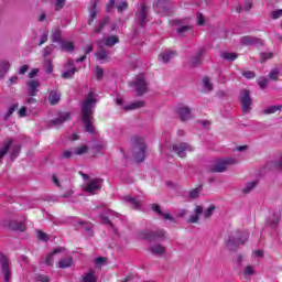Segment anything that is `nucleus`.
<instances>
[{
	"instance_id": "f257e3e1",
	"label": "nucleus",
	"mask_w": 282,
	"mask_h": 282,
	"mask_svg": "<svg viewBox=\"0 0 282 282\" xmlns=\"http://www.w3.org/2000/svg\"><path fill=\"white\" fill-rule=\"evenodd\" d=\"M97 96L96 93L89 91L82 104V120L87 133L96 132V128H94V109H96V105L98 104Z\"/></svg>"
},
{
	"instance_id": "f03ea898",
	"label": "nucleus",
	"mask_w": 282,
	"mask_h": 282,
	"mask_svg": "<svg viewBox=\"0 0 282 282\" xmlns=\"http://www.w3.org/2000/svg\"><path fill=\"white\" fill-rule=\"evenodd\" d=\"M249 237L250 235L248 234V231H235L227 240V247L229 248V250H237V247L243 246V243L248 241Z\"/></svg>"
},
{
	"instance_id": "7ed1b4c3",
	"label": "nucleus",
	"mask_w": 282,
	"mask_h": 282,
	"mask_svg": "<svg viewBox=\"0 0 282 282\" xmlns=\"http://www.w3.org/2000/svg\"><path fill=\"white\" fill-rule=\"evenodd\" d=\"M139 239H147L148 241H164L166 239V231L159 229L156 231L142 230L139 232Z\"/></svg>"
},
{
	"instance_id": "20e7f679",
	"label": "nucleus",
	"mask_w": 282,
	"mask_h": 282,
	"mask_svg": "<svg viewBox=\"0 0 282 282\" xmlns=\"http://www.w3.org/2000/svg\"><path fill=\"white\" fill-rule=\"evenodd\" d=\"M237 164V159L228 158L218 160L214 165L210 166V173H224L227 171L228 166Z\"/></svg>"
},
{
	"instance_id": "39448f33",
	"label": "nucleus",
	"mask_w": 282,
	"mask_h": 282,
	"mask_svg": "<svg viewBox=\"0 0 282 282\" xmlns=\"http://www.w3.org/2000/svg\"><path fill=\"white\" fill-rule=\"evenodd\" d=\"M131 87H133L137 96H144V94L149 91V84L142 74L137 76L135 80L131 84Z\"/></svg>"
},
{
	"instance_id": "423d86ee",
	"label": "nucleus",
	"mask_w": 282,
	"mask_h": 282,
	"mask_svg": "<svg viewBox=\"0 0 282 282\" xmlns=\"http://www.w3.org/2000/svg\"><path fill=\"white\" fill-rule=\"evenodd\" d=\"M240 105L242 107L243 113H250V110L252 109V97H250V90L245 89L241 91Z\"/></svg>"
},
{
	"instance_id": "0eeeda50",
	"label": "nucleus",
	"mask_w": 282,
	"mask_h": 282,
	"mask_svg": "<svg viewBox=\"0 0 282 282\" xmlns=\"http://www.w3.org/2000/svg\"><path fill=\"white\" fill-rule=\"evenodd\" d=\"M0 272L4 276L6 282H10V276H12V272L10 271V262L8 261V257L6 254L0 253Z\"/></svg>"
},
{
	"instance_id": "6e6552de",
	"label": "nucleus",
	"mask_w": 282,
	"mask_h": 282,
	"mask_svg": "<svg viewBox=\"0 0 282 282\" xmlns=\"http://www.w3.org/2000/svg\"><path fill=\"white\" fill-rule=\"evenodd\" d=\"M102 178H93L86 184L84 191L89 193V195H96L102 188Z\"/></svg>"
},
{
	"instance_id": "1a4fd4ad",
	"label": "nucleus",
	"mask_w": 282,
	"mask_h": 282,
	"mask_svg": "<svg viewBox=\"0 0 282 282\" xmlns=\"http://www.w3.org/2000/svg\"><path fill=\"white\" fill-rule=\"evenodd\" d=\"M171 151L172 153H176L178 158H186V151H193V149L187 143H178L172 145Z\"/></svg>"
},
{
	"instance_id": "9d476101",
	"label": "nucleus",
	"mask_w": 282,
	"mask_h": 282,
	"mask_svg": "<svg viewBox=\"0 0 282 282\" xmlns=\"http://www.w3.org/2000/svg\"><path fill=\"white\" fill-rule=\"evenodd\" d=\"M138 151L134 152L133 158L137 162H144L145 153H147V144L142 139H139V144L137 147Z\"/></svg>"
},
{
	"instance_id": "9b49d317",
	"label": "nucleus",
	"mask_w": 282,
	"mask_h": 282,
	"mask_svg": "<svg viewBox=\"0 0 282 282\" xmlns=\"http://www.w3.org/2000/svg\"><path fill=\"white\" fill-rule=\"evenodd\" d=\"M153 9L159 14H166V10H169V0H155L153 2Z\"/></svg>"
},
{
	"instance_id": "f8f14e48",
	"label": "nucleus",
	"mask_w": 282,
	"mask_h": 282,
	"mask_svg": "<svg viewBox=\"0 0 282 282\" xmlns=\"http://www.w3.org/2000/svg\"><path fill=\"white\" fill-rule=\"evenodd\" d=\"M28 86V96H36L39 94V87H41V82L36 79H31L26 83Z\"/></svg>"
},
{
	"instance_id": "ddd939ff",
	"label": "nucleus",
	"mask_w": 282,
	"mask_h": 282,
	"mask_svg": "<svg viewBox=\"0 0 282 282\" xmlns=\"http://www.w3.org/2000/svg\"><path fill=\"white\" fill-rule=\"evenodd\" d=\"M147 19H149V7L147 4H141V9L139 11V25L144 28L147 25Z\"/></svg>"
},
{
	"instance_id": "4468645a",
	"label": "nucleus",
	"mask_w": 282,
	"mask_h": 282,
	"mask_svg": "<svg viewBox=\"0 0 282 282\" xmlns=\"http://www.w3.org/2000/svg\"><path fill=\"white\" fill-rule=\"evenodd\" d=\"M148 250L149 252H151V254H154L156 257H164V254H166V247L160 243L150 246Z\"/></svg>"
},
{
	"instance_id": "2eb2a0df",
	"label": "nucleus",
	"mask_w": 282,
	"mask_h": 282,
	"mask_svg": "<svg viewBox=\"0 0 282 282\" xmlns=\"http://www.w3.org/2000/svg\"><path fill=\"white\" fill-rule=\"evenodd\" d=\"M177 113L182 120V122H186V120H191L193 118V113H191V108L183 106L177 109Z\"/></svg>"
},
{
	"instance_id": "dca6fc26",
	"label": "nucleus",
	"mask_w": 282,
	"mask_h": 282,
	"mask_svg": "<svg viewBox=\"0 0 282 282\" xmlns=\"http://www.w3.org/2000/svg\"><path fill=\"white\" fill-rule=\"evenodd\" d=\"M177 53L175 51H165L159 55V61L162 63H170L172 58H175Z\"/></svg>"
},
{
	"instance_id": "f3484780",
	"label": "nucleus",
	"mask_w": 282,
	"mask_h": 282,
	"mask_svg": "<svg viewBox=\"0 0 282 282\" xmlns=\"http://www.w3.org/2000/svg\"><path fill=\"white\" fill-rule=\"evenodd\" d=\"M61 102V93L58 89L51 90L48 94V104L54 106Z\"/></svg>"
},
{
	"instance_id": "a211bd4d",
	"label": "nucleus",
	"mask_w": 282,
	"mask_h": 282,
	"mask_svg": "<svg viewBox=\"0 0 282 282\" xmlns=\"http://www.w3.org/2000/svg\"><path fill=\"white\" fill-rule=\"evenodd\" d=\"M240 43L241 45H259V43H261V40L258 37L247 35L240 39Z\"/></svg>"
},
{
	"instance_id": "6ab92c4d",
	"label": "nucleus",
	"mask_w": 282,
	"mask_h": 282,
	"mask_svg": "<svg viewBox=\"0 0 282 282\" xmlns=\"http://www.w3.org/2000/svg\"><path fill=\"white\" fill-rule=\"evenodd\" d=\"M70 68L68 70L63 72L62 78H74V74H76V67H74V59H68L67 64Z\"/></svg>"
},
{
	"instance_id": "aec40b11",
	"label": "nucleus",
	"mask_w": 282,
	"mask_h": 282,
	"mask_svg": "<svg viewBox=\"0 0 282 282\" xmlns=\"http://www.w3.org/2000/svg\"><path fill=\"white\" fill-rule=\"evenodd\" d=\"M96 56L100 63H107L111 61V57H109V53L105 48H99L98 52L96 53Z\"/></svg>"
},
{
	"instance_id": "412c9836",
	"label": "nucleus",
	"mask_w": 282,
	"mask_h": 282,
	"mask_svg": "<svg viewBox=\"0 0 282 282\" xmlns=\"http://www.w3.org/2000/svg\"><path fill=\"white\" fill-rule=\"evenodd\" d=\"M69 120V112L61 113L56 119L51 121V124H54L55 127H58L59 124H63V122H67Z\"/></svg>"
},
{
	"instance_id": "4be33fe9",
	"label": "nucleus",
	"mask_w": 282,
	"mask_h": 282,
	"mask_svg": "<svg viewBox=\"0 0 282 282\" xmlns=\"http://www.w3.org/2000/svg\"><path fill=\"white\" fill-rule=\"evenodd\" d=\"M58 252H65V248L62 247L54 249L53 252L50 253L45 259L46 265H54V254H58Z\"/></svg>"
},
{
	"instance_id": "5701e85b",
	"label": "nucleus",
	"mask_w": 282,
	"mask_h": 282,
	"mask_svg": "<svg viewBox=\"0 0 282 282\" xmlns=\"http://www.w3.org/2000/svg\"><path fill=\"white\" fill-rule=\"evenodd\" d=\"M204 54V50H200L198 53L195 54V56L191 59V66L192 67H199L202 65V56Z\"/></svg>"
},
{
	"instance_id": "b1692460",
	"label": "nucleus",
	"mask_w": 282,
	"mask_h": 282,
	"mask_svg": "<svg viewBox=\"0 0 282 282\" xmlns=\"http://www.w3.org/2000/svg\"><path fill=\"white\" fill-rule=\"evenodd\" d=\"M279 221H281V214L273 213V215L268 220V225L270 228H276V226H279Z\"/></svg>"
},
{
	"instance_id": "393cba45",
	"label": "nucleus",
	"mask_w": 282,
	"mask_h": 282,
	"mask_svg": "<svg viewBox=\"0 0 282 282\" xmlns=\"http://www.w3.org/2000/svg\"><path fill=\"white\" fill-rule=\"evenodd\" d=\"M104 43L106 47H113V45L120 43V39H118V35H110L104 40Z\"/></svg>"
},
{
	"instance_id": "a878e982",
	"label": "nucleus",
	"mask_w": 282,
	"mask_h": 282,
	"mask_svg": "<svg viewBox=\"0 0 282 282\" xmlns=\"http://www.w3.org/2000/svg\"><path fill=\"white\" fill-rule=\"evenodd\" d=\"M220 58H223L224 61H229L230 63H232V61H237V58H239V55L237 53L223 52L220 54Z\"/></svg>"
},
{
	"instance_id": "bb28decb",
	"label": "nucleus",
	"mask_w": 282,
	"mask_h": 282,
	"mask_svg": "<svg viewBox=\"0 0 282 282\" xmlns=\"http://www.w3.org/2000/svg\"><path fill=\"white\" fill-rule=\"evenodd\" d=\"M78 224L84 228L88 237H91L94 235V225H91V223H85L83 220H79Z\"/></svg>"
},
{
	"instance_id": "cd10ccee",
	"label": "nucleus",
	"mask_w": 282,
	"mask_h": 282,
	"mask_svg": "<svg viewBox=\"0 0 282 282\" xmlns=\"http://www.w3.org/2000/svg\"><path fill=\"white\" fill-rule=\"evenodd\" d=\"M78 224L84 228L88 237H91L94 235V225H91V223H85L83 220H79Z\"/></svg>"
},
{
	"instance_id": "c85d7f7f",
	"label": "nucleus",
	"mask_w": 282,
	"mask_h": 282,
	"mask_svg": "<svg viewBox=\"0 0 282 282\" xmlns=\"http://www.w3.org/2000/svg\"><path fill=\"white\" fill-rule=\"evenodd\" d=\"M98 281V278H96L95 271H89L85 273L82 278V282H96Z\"/></svg>"
},
{
	"instance_id": "c756f323",
	"label": "nucleus",
	"mask_w": 282,
	"mask_h": 282,
	"mask_svg": "<svg viewBox=\"0 0 282 282\" xmlns=\"http://www.w3.org/2000/svg\"><path fill=\"white\" fill-rule=\"evenodd\" d=\"M9 228H11V230H20L23 232V230H25V224L12 220L9 223Z\"/></svg>"
},
{
	"instance_id": "7c9ffc66",
	"label": "nucleus",
	"mask_w": 282,
	"mask_h": 282,
	"mask_svg": "<svg viewBox=\"0 0 282 282\" xmlns=\"http://www.w3.org/2000/svg\"><path fill=\"white\" fill-rule=\"evenodd\" d=\"M12 139H9L8 141L4 142L2 149L0 150V160L4 155H8V152L10 151V147H12Z\"/></svg>"
},
{
	"instance_id": "2f4dec72",
	"label": "nucleus",
	"mask_w": 282,
	"mask_h": 282,
	"mask_svg": "<svg viewBox=\"0 0 282 282\" xmlns=\"http://www.w3.org/2000/svg\"><path fill=\"white\" fill-rule=\"evenodd\" d=\"M252 10V1L246 0L245 1V7H237L236 12H250Z\"/></svg>"
},
{
	"instance_id": "473e14b6",
	"label": "nucleus",
	"mask_w": 282,
	"mask_h": 282,
	"mask_svg": "<svg viewBox=\"0 0 282 282\" xmlns=\"http://www.w3.org/2000/svg\"><path fill=\"white\" fill-rule=\"evenodd\" d=\"M281 105L270 106L263 110V113L270 116V113H276V111H281Z\"/></svg>"
},
{
	"instance_id": "72a5a7b5",
	"label": "nucleus",
	"mask_w": 282,
	"mask_h": 282,
	"mask_svg": "<svg viewBox=\"0 0 282 282\" xmlns=\"http://www.w3.org/2000/svg\"><path fill=\"white\" fill-rule=\"evenodd\" d=\"M141 107H144V101H134V102L126 106L124 109L128 111H131L133 109H141Z\"/></svg>"
},
{
	"instance_id": "f704fd0d",
	"label": "nucleus",
	"mask_w": 282,
	"mask_h": 282,
	"mask_svg": "<svg viewBox=\"0 0 282 282\" xmlns=\"http://www.w3.org/2000/svg\"><path fill=\"white\" fill-rule=\"evenodd\" d=\"M61 47L64 52H74V42H61Z\"/></svg>"
},
{
	"instance_id": "c9c22d12",
	"label": "nucleus",
	"mask_w": 282,
	"mask_h": 282,
	"mask_svg": "<svg viewBox=\"0 0 282 282\" xmlns=\"http://www.w3.org/2000/svg\"><path fill=\"white\" fill-rule=\"evenodd\" d=\"M72 263H74V260L72 258L62 259L58 262L59 268H72Z\"/></svg>"
},
{
	"instance_id": "e433bc0d",
	"label": "nucleus",
	"mask_w": 282,
	"mask_h": 282,
	"mask_svg": "<svg viewBox=\"0 0 282 282\" xmlns=\"http://www.w3.org/2000/svg\"><path fill=\"white\" fill-rule=\"evenodd\" d=\"M107 23H109V18H104L99 21V25L97 29H95V34H100V32H102V30H105V25H107Z\"/></svg>"
},
{
	"instance_id": "4c0bfd02",
	"label": "nucleus",
	"mask_w": 282,
	"mask_h": 282,
	"mask_svg": "<svg viewBox=\"0 0 282 282\" xmlns=\"http://www.w3.org/2000/svg\"><path fill=\"white\" fill-rule=\"evenodd\" d=\"M52 41H53V43H61V41H62L61 29H55L52 32Z\"/></svg>"
},
{
	"instance_id": "58836bf2",
	"label": "nucleus",
	"mask_w": 282,
	"mask_h": 282,
	"mask_svg": "<svg viewBox=\"0 0 282 282\" xmlns=\"http://www.w3.org/2000/svg\"><path fill=\"white\" fill-rule=\"evenodd\" d=\"M89 151V148L87 145H80L74 149L75 155H85Z\"/></svg>"
},
{
	"instance_id": "ea45409f",
	"label": "nucleus",
	"mask_w": 282,
	"mask_h": 282,
	"mask_svg": "<svg viewBox=\"0 0 282 282\" xmlns=\"http://www.w3.org/2000/svg\"><path fill=\"white\" fill-rule=\"evenodd\" d=\"M126 202H128V204H130V206L132 208H134L135 210H138V208H140V200H138L133 197H126Z\"/></svg>"
},
{
	"instance_id": "a19ab883",
	"label": "nucleus",
	"mask_w": 282,
	"mask_h": 282,
	"mask_svg": "<svg viewBox=\"0 0 282 282\" xmlns=\"http://www.w3.org/2000/svg\"><path fill=\"white\" fill-rule=\"evenodd\" d=\"M116 8H117L118 12H124V10H127V8H129V4L127 3V0H121L116 3Z\"/></svg>"
},
{
	"instance_id": "79ce46f5",
	"label": "nucleus",
	"mask_w": 282,
	"mask_h": 282,
	"mask_svg": "<svg viewBox=\"0 0 282 282\" xmlns=\"http://www.w3.org/2000/svg\"><path fill=\"white\" fill-rule=\"evenodd\" d=\"M17 109H19V104H13L9 107L7 113L4 115V120H8V118H10V116H12V113H14V111H17Z\"/></svg>"
},
{
	"instance_id": "37998d69",
	"label": "nucleus",
	"mask_w": 282,
	"mask_h": 282,
	"mask_svg": "<svg viewBox=\"0 0 282 282\" xmlns=\"http://www.w3.org/2000/svg\"><path fill=\"white\" fill-rule=\"evenodd\" d=\"M199 193H202V186L192 189L188 194L189 199H197V197H199Z\"/></svg>"
},
{
	"instance_id": "c03bdc74",
	"label": "nucleus",
	"mask_w": 282,
	"mask_h": 282,
	"mask_svg": "<svg viewBox=\"0 0 282 282\" xmlns=\"http://www.w3.org/2000/svg\"><path fill=\"white\" fill-rule=\"evenodd\" d=\"M203 87L206 89V91H213V84L208 77L203 78Z\"/></svg>"
},
{
	"instance_id": "a18cd8bd",
	"label": "nucleus",
	"mask_w": 282,
	"mask_h": 282,
	"mask_svg": "<svg viewBox=\"0 0 282 282\" xmlns=\"http://www.w3.org/2000/svg\"><path fill=\"white\" fill-rule=\"evenodd\" d=\"M279 74H281V70L279 68H273L269 74V78L271 80H279Z\"/></svg>"
},
{
	"instance_id": "49530a36",
	"label": "nucleus",
	"mask_w": 282,
	"mask_h": 282,
	"mask_svg": "<svg viewBox=\"0 0 282 282\" xmlns=\"http://www.w3.org/2000/svg\"><path fill=\"white\" fill-rule=\"evenodd\" d=\"M100 219H101V224H105L106 226H109L110 228H112V230H116V227L113 226V223H111L109 217L101 215Z\"/></svg>"
},
{
	"instance_id": "de8ad7c7",
	"label": "nucleus",
	"mask_w": 282,
	"mask_h": 282,
	"mask_svg": "<svg viewBox=\"0 0 282 282\" xmlns=\"http://www.w3.org/2000/svg\"><path fill=\"white\" fill-rule=\"evenodd\" d=\"M258 85L260 89H265V87H268V77H260L258 79Z\"/></svg>"
},
{
	"instance_id": "09e8293b",
	"label": "nucleus",
	"mask_w": 282,
	"mask_h": 282,
	"mask_svg": "<svg viewBox=\"0 0 282 282\" xmlns=\"http://www.w3.org/2000/svg\"><path fill=\"white\" fill-rule=\"evenodd\" d=\"M104 76H105V70L100 67H97L95 72V77L97 78V80H102Z\"/></svg>"
},
{
	"instance_id": "8fccbe9b",
	"label": "nucleus",
	"mask_w": 282,
	"mask_h": 282,
	"mask_svg": "<svg viewBox=\"0 0 282 282\" xmlns=\"http://www.w3.org/2000/svg\"><path fill=\"white\" fill-rule=\"evenodd\" d=\"M65 1L66 0H56L55 1V10L56 12L63 10V8H65Z\"/></svg>"
},
{
	"instance_id": "3c124183",
	"label": "nucleus",
	"mask_w": 282,
	"mask_h": 282,
	"mask_svg": "<svg viewBox=\"0 0 282 282\" xmlns=\"http://www.w3.org/2000/svg\"><path fill=\"white\" fill-rule=\"evenodd\" d=\"M189 30H191V26L188 25L181 26L177 29V34L180 36H184V34H186V32H189Z\"/></svg>"
},
{
	"instance_id": "603ef678",
	"label": "nucleus",
	"mask_w": 282,
	"mask_h": 282,
	"mask_svg": "<svg viewBox=\"0 0 282 282\" xmlns=\"http://www.w3.org/2000/svg\"><path fill=\"white\" fill-rule=\"evenodd\" d=\"M282 17V9H278L271 12V19H273L274 21L276 19H281Z\"/></svg>"
},
{
	"instance_id": "864d4df0",
	"label": "nucleus",
	"mask_w": 282,
	"mask_h": 282,
	"mask_svg": "<svg viewBox=\"0 0 282 282\" xmlns=\"http://www.w3.org/2000/svg\"><path fill=\"white\" fill-rule=\"evenodd\" d=\"M254 186H257V182L247 183L246 187L242 189V193H250Z\"/></svg>"
},
{
	"instance_id": "5fc2aeb1",
	"label": "nucleus",
	"mask_w": 282,
	"mask_h": 282,
	"mask_svg": "<svg viewBox=\"0 0 282 282\" xmlns=\"http://www.w3.org/2000/svg\"><path fill=\"white\" fill-rule=\"evenodd\" d=\"M19 153H21V145H14L12 149L11 158H19Z\"/></svg>"
},
{
	"instance_id": "6e6d98bb",
	"label": "nucleus",
	"mask_w": 282,
	"mask_h": 282,
	"mask_svg": "<svg viewBox=\"0 0 282 282\" xmlns=\"http://www.w3.org/2000/svg\"><path fill=\"white\" fill-rule=\"evenodd\" d=\"M242 76L245 78H248V80H250V79L254 78L256 74L252 70H245V72H242Z\"/></svg>"
},
{
	"instance_id": "4d7b16f0",
	"label": "nucleus",
	"mask_w": 282,
	"mask_h": 282,
	"mask_svg": "<svg viewBox=\"0 0 282 282\" xmlns=\"http://www.w3.org/2000/svg\"><path fill=\"white\" fill-rule=\"evenodd\" d=\"M10 62H1V69L4 72V74H8V72H10Z\"/></svg>"
},
{
	"instance_id": "13d9d810",
	"label": "nucleus",
	"mask_w": 282,
	"mask_h": 282,
	"mask_svg": "<svg viewBox=\"0 0 282 282\" xmlns=\"http://www.w3.org/2000/svg\"><path fill=\"white\" fill-rule=\"evenodd\" d=\"M245 276H250L254 274V269L251 265L246 267L243 271Z\"/></svg>"
},
{
	"instance_id": "bf43d9fd",
	"label": "nucleus",
	"mask_w": 282,
	"mask_h": 282,
	"mask_svg": "<svg viewBox=\"0 0 282 282\" xmlns=\"http://www.w3.org/2000/svg\"><path fill=\"white\" fill-rule=\"evenodd\" d=\"M98 17V10L96 9V4L93 6V8L89 11V18L90 19H96Z\"/></svg>"
},
{
	"instance_id": "052dcab7",
	"label": "nucleus",
	"mask_w": 282,
	"mask_h": 282,
	"mask_svg": "<svg viewBox=\"0 0 282 282\" xmlns=\"http://www.w3.org/2000/svg\"><path fill=\"white\" fill-rule=\"evenodd\" d=\"M19 118H25L28 116V108L23 106L19 111H18Z\"/></svg>"
},
{
	"instance_id": "680f3d73",
	"label": "nucleus",
	"mask_w": 282,
	"mask_h": 282,
	"mask_svg": "<svg viewBox=\"0 0 282 282\" xmlns=\"http://www.w3.org/2000/svg\"><path fill=\"white\" fill-rule=\"evenodd\" d=\"M37 237L41 241H47L50 239V236H47V234L43 232V231H39L37 232Z\"/></svg>"
},
{
	"instance_id": "e2e57ef3",
	"label": "nucleus",
	"mask_w": 282,
	"mask_h": 282,
	"mask_svg": "<svg viewBox=\"0 0 282 282\" xmlns=\"http://www.w3.org/2000/svg\"><path fill=\"white\" fill-rule=\"evenodd\" d=\"M213 213H215V206H210L209 208H207L204 213L205 217H212Z\"/></svg>"
},
{
	"instance_id": "0e129e2a",
	"label": "nucleus",
	"mask_w": 282,
	"mask_h": 282,
	"mask_svg": "<svg viewBox=\"0 0 282 282\" xmlns=\"http://www.w3.org/2000/svg\"><path fill=\"white\" fill-rule=\"evenodd\" d=\"M28 69H30V65L24 64V65H22V66L20 67L19 74H20L21 76H23V75H25V73L28 72Z\"/></svg>"
},
{
	"instance_id": "69168bd1",
	"label": "nucleus",
	"mask_w": 282,
	"mask_h": 282,
	"mask_svg": "<svg viewBox=\"0 0 282 282\" xmlns=\"http://www.w3.org/2000/svg\"><path fill=\"white\" fill-rule=\"evenodd\" d=\"M274 56V54L272 53H261V61H268L270 58H272Z\"/></svg>"
},
{
	"instance_id": "338daca9",
	"label": "nucleus",
	"mask_w": 282,
	"mask_h": 282,
	"mask_svg": "<svg viewBox=\"0 0 282 282\" xmlns=\"http://www.w3.org/2000/svg\"><path fill=\"white\" fill-rule=\"evenodd\" d=\"M152 210H153L154 213H158L159 215H162V208H161L160 205H158V204H153V205H152Z\"/></svg>"
},
{
	"instance_id": "774afa93",
	"label": "nucleus",
	"mask_w": 282,
	"mask_h": 282,
	"mask_svg": "<svg viewBox=\"0 0 282 282\" xmlns=\"http://www.w3.org/2000/svg\"><path fill=\"white\" fill-rule=\"evenodd\" d=\"M37 282H50V278L45 276V275H39L36 278Z\"/></svg>"
}]
</instances>
